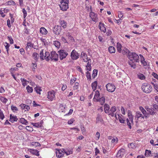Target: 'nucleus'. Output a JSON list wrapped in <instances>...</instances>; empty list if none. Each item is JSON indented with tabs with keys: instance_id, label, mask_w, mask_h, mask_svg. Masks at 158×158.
Here are the masks:
<instances>
[{
	"instance_id": "1",
	"label": "nucleus",
	"mask_w": 158,
	"mask_h": 158,
	"mask_svg": "<svg viewBox=\"0 0 158 158\" xmlns=\"http://www.w3.org/2000/svg\"><path fill=\"white\" fill-rule=\"evenodd\" d=\"M127 57L130 60H135L136 62H139V57L138 55L134 52H129Z\"/></svg>"
},
{
	"instance_id": "2",
	"label": "nucleus",
	"mask_w": 158,
	"mask_h": 158,
	"mask_svg": "<svg viewBox=\"0 0 158 158\" xmlns=\"http://www.w3.org/2000/svg\"><path fill=\"white\" fill-rule=\"evenodd\" d=\"M142 89L143 91L146 93H150L152 90V88L151 85L147 83H143L142 86Z\"/></svg>"
},
{
	"instance_id": "3",
	"label": "nucleus",
	"mask_w": 158,
	"mask_h": 158,
	"mask_svg": "<svg viewBox=\"0 0 158 158\" xmlns=\"http://www.w3.org/2000/svg\"><path fill=\"white\" fill-rule=\"evenodd\" d=\"M58 53L59 55V58L61 60L65 58L68 55V53L64 49H61L58 51Z\"/></svg>"
},
{
	"instance_id": "4",
	"label": "nucleus",
	"mask_w": 158,
	"mask_h": 158,
	"mask_svg": "<svg viewBox=\"0 0 158 158\" xmlns=\"http://www.w3.org/2000/svg\"><path fill=\"white\" fill-rule=\"evenodd\" d=\"M47 98L49 101H52L55 99V93L54 90L48 92Z\"/></svg>"
},
{
	"instance_id": "5",
	"label": "nucleus",
	"mask_w": 158,
	"mask_h": 158,
	"mask_svg": "<svg viewBox=\"0 0 158 158\" xmlns=\"http://www.w3.org/2000/svg\"><path fill=\"white\" fill-rule=\"evenodd\" d=\"M80 55L75 50H73L71 52L70 54V57L71 59L73 60H77L79 57Z\"/></svg>"
},
{
	"instance_id": "6",
	"label": "nucleus",
	"mask_w": 158,
	"mask_h": 158,
	"mask_svg": "<svg viewBox=\"0 0 158 158\" xmlns=\"http://www.w3.org/2000/svg\"><path fill=\"white\" fill-rule=\"evenodd\" d=\"M106 88L107 90L110 92H113L115 89V85L110 83H108L106 85Z\"/></svg>"
},
{
	"instance_id": "7",
	"label": "nucleus",
	"mask_w": 158,
	"mask_h": 158,
	"mask_svg": "<svg viewBox=\"0 0 158 158\" xmlns=\"http://www.w3.org/2000/svg\"><path fill=\"white\" fill-rule=\"evenodd\" d=\"M58 54L55 51H52L51 53V56L50 57L52 60H54L55 61H57L58 60Z\"/></svg>"
},
{
	"instance_id": "8",
	"label": "nucleus",
	"mask_w": 158,
	"mask_h": 158,
	"mask_svg": "<svg viewBox=\"0 0 158 158\" xmlns=\"http://www.w3.org/2000/svg\"><path fill=\"white\" fill-rule=\"evenodd\" d=\"M89 15L92 21L95 23L98 22V18L97 17V14H95L93 12H91L90 13Z\"/></svg>"
},
{
	"instance_id": "9",
	"label": "nucleus",
	"mask_w": 158,
	"mask_h": 158,
	"mask_svg": "<svg viewBox=\"0 0 158 158\" xmlns=\"http://www.w3.org/2000/svg\"><path fill=\"white\" fill-rule=\"evenodd\" d=\"M69 3H65V2H61L59 5L60 7L62 10H66L69 8L68 4Z\"/></svg>"
},
{
	"instance_id": "10",
	"label": "nucleus",
	"mask_w": 158,
	"mask_h": 158,
	"mask_svg": "<svg viewBox=\"0 0 158 158\" xmlns=\"http://www.w3.org/2000/svg\"><path fill=\"white\" fill-rule=\"evenodd\" d=\"M61 27L58 25L55 26L54 27L53 31L54 33L56 35H59L61 32Z\"/></svg>"
},
{
	"instance_id": "11",
	"label": "nucleus",
	"mask_w": 158,
	"mask_h": 158,
	"mask_svg": "<svg viewBox=\"0 0 158 158\" xmlns=\"http://www.w3.org/2000/svg\"><path fill=\"white\" fill-rule=\"evenodd\" d=\"M125 152V149L123 148H121L120 149L117 153V157L118 158H121L124 155Z\"/></svg>"
},
{
	"instance_id": "12",
	"label": "nucleus",
	"mask_w": 158,
	"mask_h": 158,
	"mask_svg": "<svg viewBox=\"0 0 158 158\" xmlns=\"http://www.w3.org/2000/svg\"><path fill=\"white\" fill-rule=\"evenodd\" d=\"M56 154L57 157L60 158L63 156L64 154L63 153V151L62 150L57 149H56Z\"/></svg>"
},
{
	"instance_id": "13",
	"label": "nucleus",
	"mask_w": 158,
	"mask_h": 158,
	"mask_svg": "<svg viewBox=\"0 0 158 158\" xmlns=\"http://www.w3.org/2000/svg\"><path fill=\"white\" fill-rule=\"evenodd\" d=\"M135 118L136 120H138L139 118L144 119V116L142 115L141 113L139 111L136 112Z\"/></svg>"
},
{
	"instance_id": "14",
	"label": "nucleus",
	"mask_w": 158,
	"mask_h": 158,
	"mask_svg": "<svg viewBox=\"0 0 158 158\" xmlns=\"http://www.w3.org/2000/svg\"><path fill=\"white\" fill-rule=\"evenodd\" d=\"M80 57L82 58L83 60L85 62H87L88 61V57L86 53L82 52L81 53Z\"/></svg>"
},
{
	"instance_id": "15",
	"label": "nucleus",
	"mask_w": 158,
	"mask_h": 158,
	"mask_svg": "<svg viewBox=\"0 0 158 158\" xmlns=\"http://www.w3.org/2000/svg\"><path fill=\"white\" fill-rule=\"evenodd\" d=\"M139 56L140 57V62L143 64V66H148V64L146 61H145V59L143 56L141 54L139 55Z\"/></svg>"
},
{
	"instance_id": "16",
	"label": "nucleus",
	"mask_w": 158,
	"mask_h": 158,
	"mask_svg": "<svg viewBox=\"0 0 158 158\" xmlns=\"http://www.w3.org/2000/svg\"><path fill=\"white\" fill-rule=\"evenodd\" d=\"M145 109L149 114L152 115H154L155 114L156 112L154 111V110L152 108H150L148 107H146Z\"/></svg>"
},
{
	"instance_id": "17",
	"label": "nucleus",
	"mask_w": 158,
	"mask_h": 158,
	"mask_svg": "<svg viewBox=\"0 0 158 158\" xmlns=\"http://www.w3.org/2000/svg\"><path fill=\"white\" fill-rule=\"evenodd\" d=\"M98 27L101 31H103L104 33L106 32V29L105 27V24L103 23H102L101 22L99 23Z\"/></svg>"
},
{
	"instance_id": "18",
	"label": "nucleus",
	"mask_w": 158,
	"mask_h": 158,
	"mask_svg": "<svg viewBox=\"0 0 158 158\" xmlns=\"http://www.w3.org/2000/svg\"><path fill=\"white\" fill-rule=\"evenodd\" d=\"M116 110V109L115 106H113L112 107L110 110V111L111 112V113L110 112L108 114L109 115H110L112 117H114V112Z\"/></svg>"
},
{
	"instance_id": "19",
	"label": "nucleus",
	"mask_w": 158,
	"mask_h": 158,
	"mask_svg": "<svg viewBox=\"0 0 158 158\" xmlns=\"http://www.w3.org/2000/svg\"><path fill=\"white\" fill-rule=\"evenodd\" d=\"M103 122V120L102 118L101 115L99 114H98L96 118V123H102Z\"/></svg>"
},
{
	"instance_id": "20",
	"label": "nucleus",
	"mask_w": 158,
	"mask_h": 158,
	"mask_svg": "<svg viewBox=\"0 0 158 158\" xmlns=\"http://www.w3.org/2000/svg\"><path fill=\"white\" fill-rule=\"evenodd\" d=\"M135 61L132 60H130L128 62V64L130 65V66L134 69L136 68Z\"/></svg>"
},
{
	"instance_id": "21",
	"label": "nucleus",
	"mask_w": 158,
	"mask_h": 158,
	"mask_svg": "<svg viewBox=\"0 0 158 158\" xmlns=\"http://www.w3.org/2000/svg\"><path fill=\"white\" fill-rule=\"evenodd\" d=\"M18 119L16 116L12 115L10 114V121L12 123L14 122L15 121H17Z\"/></svg>"
},
{
	"instance_id": "22",
	"label": "nucleus",
	"mask_w": 158,
	"mask_h": 158,
	"mask_svg": "<svg viewBox=\"0 0 158 158\" xmlns=\"http://www.w3.org/2000/svg\"><path fill=\"white\" fill-rule=\"evenodd\" d=\"M59 22L61 26L64 28H65L66 27L67 23L64 20H60Z\"/></svg>"
},
{
	"instance_id": "23",
	"label": "nucleus",
	"mask_w": 158,
	"mask_h": 158,
	"mask_svg": "<svg viewBox=\"0 0 158 158\" xmlns=\"http://www.w3.org/2000/svg\"><path fill=\"white\" fill-rule=\"evenodd\" d=\"M20 106L23 109H24L25 111H28L30 109L29 106L26 105L22 104Z\"/></svg>"
},
{
	"instance_id": "24",
	"label": "nucleus",
	"mask_w": 158,
	"mask_h": 158,
	"mask_svg": "<svg viewBox=\"0 0 158 158\" xmlns=\"http://www.w3.org/2000/svg\"><path fill=\"white\" fill-rule=\"evenodd\" d=\"M40 32L42 34L46 35L47 34V30L44 27H41L40 29Z\"/></svg>"
},
{
	"instance_id": "25",
	"label": "nucleus",
	"mask_w": 158,
	"mask_h": 158,
	"mask_svg": "<svg viewBox=\"0 0 158 158\" xmlns=\"http://www.w3.org/2000/svg\"><path fill=\"white\" fill-rule=\"evenodd\" d=\"M50 53L48 52H45V55L44 56V59H45L47 61H49L50 58Z\"/></svg>"
},
{
	"instance_id": "26",
	"label": "nucleus",
	"mask_w": 158,
	"mask_h": 158,
	"mask_svg": "<svg viewBox=\"0 0 158 158\" xmlns=\"http://www.w3.org/2000/svg\"><path fill=\"white\" fill-rule=\"evenodd\" d=\"M118 117L120 123H124L125 120L124 119V117L121 114H118Z\"/></svg>"
},
{
	"instance_id": "27",
	"label": "nucleus",
	"mask_w": 158,
	"mask_h": 158,
	"mask_svg": "<svg viewBox=\"0 0 158 158\" xmlns=\"http://www.w3.org/2000/svg\"><path fill=\"white\" fill-rule=\"evenodd\" d=\"M104 108L105 112L106 113L109 114V110L110 109L109 106L106 104H105L104 106Z\"/></svg>"
},
{
	"instance_id": "28",
	"label": "nucleus",
	"mask_w": 158,
	"mask_h": 158,
	"mask_svg": "<svg viewBox=\"0 0 158 158\" xmlns=\"http://www.w3.org/2000/svg\"><path fill=\"white\" fill-rule=\"evenodd\" d=\"M30 152L31 153L34 155H35L38 156L40 155L39 152L38 151L36 150L31 149H30Z\"/></svg>"
},
{
	"instance_id": "29",
	"label": "nucleus",
	"mask_w": 158,
	"mask_h": 158,
	"mask_svg": "<svg viewBox=\"0 0 158 158\" xmlns=\"http://www.w3.org/2000/svg\"><path fill=\"white\" fill-rule=\"evenodd\" d=\"M96 101L100 102L102 105H103L105 102V98L104 97H102L100 98L97 99Z\"/></svg>"
},
{
	"instance_id": "30",
	"label": "nucleus",
	"mask_w": 158,
	"mask_h": 158,
	"mask_svg": "<svg viewBox=\"0 0 158 158\" xmlns=\"http://www.w3.org/2000/svg\"><path fill=\"white\" fill-rule=\"evenodd\" d=\"M97 85L98 83L97 81H95L92 83L91 86L94 91L96 89Z\"/></svg>"
},
{
	"instance_id": "31",
	"label": "nucleus",
	"mask_w": 158,
	"mask_h": 158,
	"mask_svg": "<svg viewBox=\"0 0 158 158\" xmlns=\"http://www.w3.org/2000/svg\"><path fill=\"white\" fill-rule=\"evenodd\" d=\"M100 93L98 90H97L95 92V94L94 98L93 99H96L97 100V99H98V98L100 96Z\"/></svg>"
},
{
	"instance_id": "32",
	"label": "nucleus",
	"mask_w": 158,
	"mask_h": 158,
	"mask_svg": "<svg viewBox=\"0 0 158 158\" xmlns=\"http://www.w3.org/2000/svg\"><path fill=\"white\" fill-rule=\"evenodd\" d=\"M130 51L127 48H124V49L121 51V52L123 55H125L126 54H127V56L129 54V52H130Z\"/></svg>"
},
{
	"instance_id": "33",
	"label": "nucleus",
	"mask_w": 158,
	"mask_h": 158,
	"mask_svg": "<svg viewBox=\"0 0 158 158\" xmlns=\"http://www.w3.org/2000/svg\"><path fill=\"white\" fill-rule=\"evenodd\" d=\"M33 47V44H31V42H28L27 44V46L26 47L27 50L28 49H31Z\"/></svg>"
},
{
	"instance_id": "34",
	"label": "nucleus",
	"mask_w": 158,
	"mask_h": 158,
	"mask_svg": "<svg viewBox=\"0 0 158 158\" xmlns=\"http://www.w3.org/2000/svg\"><path fill=\"white\" fill-rule=\"evenodd\" d=\"M109 52L111 53H114L115 52V49L113 46H110L108 48Z\"/></svg>"
},
{
	"instance_id": "35",
	"label": "nucleus",
	"mask_w": 158,
	"mask_h": 158,
	"mask_svg": "<svg viewBox=\"0 0 158 158\" xmlns=\"http://www.w3.org/2000/svg\"><path fill=\"white\" fill-rule=\"evenodd\" d=\"M137 77L141 80H144L145 78V77L144 75L140 73H139L137 74Z\"/></svg>"
},
{
	"instance_id": "36",
	"label": "nucleus",
	"mask_w": 158,
	"mask_h": 158,
	"mask_svg": "<svg viewBox=\"0 0 158 158\" xmlns=\"http://www.w3.org/2000/svg\"><path fill=\"white\" fill-rule=\"evenodd\" d=\"M19 121L22 124L26 125H27V123H28V122L27 120L23 118H20Z\"/></svg>"
},
{
	"instance_id": "37",
	"label": "nucleus",
	"mask_w": 158,
	"mask_h": 158,
	"mask_svg": "<svg viewBox=\"0 0 158 158\" xmlns=\"http://www.w3.org/2000/svg\"><path fill=\"white\" fill-rule=\"evenodd\" d=\"M117 50L119 52V53L121 52V51H122L121 45V44L120 43H117Z\"/></svg>"
},
{
	"instance_id": "38",
	"label": "nucleus",
	"mask_w": 158,
	"mask_h": 158,
	"mask_svg": "<svg viewBox=\"0 0 158 158\" xmlns=\"http://www.w3.org/2000/svg\"><path fill=\"white\" fill-rule=\"evenodd\" d=\"M32 56L33 58L36 60H38L39 55L36 52H34L32 54Z\"/></svg>"
},
{
	"instance_id": "39",
	"label": "nucleus",
	"mask_w": 158,
	"mask_h": 158,
	"mask_svg": "<svg viewBox=\"0 0 158 158\" xmlns=\"http://www.w3.org/2000/svg\"><path fill=\"white\" fill-rule=\"evenodd\" d=\"M31 68L32 69V70L33 71H35V69L37 68V64H36V62H34V63H33L31 65Z\"/></svg>"
},
{
	"instance_id": "40",
	"label": "nucleus",
	"mask_w": 158,
	"mask_h": 158,
	"mask_svg": "<svg viewBox=\"0 0 158 158\" xmlns=\"http://www.w3.org/2000/svg\"><path fill=\"white\" fill-rule=\"evenodd\" d=\"M98 71V70L96 69H94L93 70L92 74V77H93L94 78L97 76Z\"/></svg>"
},
{
	"instance_id": "41",
	"label": "nucleus",
	"mask_w": 158,
	"mask_h": 158,
	"mask_svg": "<svg viewBox=\"0 0 158 158\" xmlns=\"http://www.w3.org/2000/svg\"><path fill=\"white\" fill-rule=\"evenodd\" d=\"M44 50H41V51L40 52V59L42 60H44Z\"/></svg>"
},
{
	"instance_id": "42",
	"label": "nucleus",
	"mask_w": 158,
	"mask_h": 158,
	"mask_svg": "<svg viewBox=\"0 0 158 158\" xmlns=\"http://www.w3.org/2000/svg\"><path fill=\"white\" fill-rule=\"evenodd\" d=\"M53 44L57 48H60V42L58 41H54Z\"/></svg>"
},
{
	"instance_id": "43",
	"label": "nucleus",
	"mask_w": 158,
	"mask_h": 158,
	"mask_svg": "<svg viewBox=\"0 0 158 158\" xmlns=\"http://www.w3.org/2000/svg\"><path fill=\"white\" fill-rule=\"evenodd\" d=\"M151 154V152L150 150H146L145 152V155L147 156L148 157L150 156V155Z\"/></svg>"
},
{
	"instance_id": "44",
	"label": "nucleus",
	"mask_w": 158,
	"mask_h": 158,
	"mask_svg": "<svg viewBox=\"0 0 158 158\" xmlns=\"http://www.w3.org/2000/svg\"><path fill=\"white\" fill-rule=\"evenodd\" d=\"M128 147L129 148H135V143H131L130 144H128Z\"/></svg>"
},
{
	"instance_id": "45",
	"label": "nucleus",
	"mask_w": 158,
	"mask_h": 158,
	"mask_svg": "<svg viewBox=\"0 0 158 158\" xmlns=\"http://www.w3.org/2000/svg\"><path fill=\"white\" fill-rule=\"evenodd\" d=\"M31 144L33 146L35 147L40 146V144L38 142H33L31 143Z\"/></svg>"
},
{
	"instance_id": "46",
	"label": "nucleus",
	"mask_w": 158,
	"mask_h": 158,
	"mask_svg": "<svg viewBox=\"0 0 158 158\" xmlns=\"http://www.w3.org/2000/svg\"><path fill=\"white\" fill-rule=\"evenodd\" d=\"M26 89L27 91V92L29 93H31L32 92L33 90L32 88L30 87L29 85H28L26 87Z\"/></svg>"
},
{
	"instance_id": "47",
	"label": "nucleus",
	"mask_w": 158,
	"mask_h": 158,
	"mask_svg": "<svg viewBox=\"0 0 158 158\" xmlns=\"http://www.w3.org/2000/svg\"><path fill=\"white\" fill-rule=\"evenodd\" d=\"M0 99L1 101L2 102L6 103L7 101V99L4 98L2 97H0Z\"/></svg>"
},
{
	"instance_id": "48",
	"label": "nucleus",
	"mask_w": 158,
	"mask_h": 158,
	"mask_svg": "<svg viewBox=\"0 0 158 158\" xmlns=\"http://www.w3.org/2000/svg\"><path fill=\"white\" fill-rule=\"evenodd\" d=\"M11 110L14 112H16L18 110V109L17 107L13 106H11Z\"/></svg>"
},
{
	"instance_id": "49",
	"label": "nucleus",
	"mask_w": 158,
	"mask_h": 158,
	"mask_svg": "<svg viewBox=\"0 0 158 158\" xmlns=\"http://www.w3.org/2000/svg\"><path fill=\"white\" fill-rule=\"evenodd\" d=\"M86 77L87 79H91V77L90 75V73L89 72L87 71L86 72Z\"/></svg>"
},
{
	"instance_id": "50",
	"label": "nucleus",
	"mask_w": 158,
	"mask_h": 158,
	"mask_svg": "<svg viewBox=\"0 0 158 158\" xmlns=\"http://www.w3.org/2000/svg\"><path fill=\"white\" fill-rule=\"evenodd\" d=\"M40 40L41 41L43 42V43H44V45L45 46H46L48 45V43L47 42L46 40L45 39L41 38L40 39Z\"/></svg>"
},
{
	"instance_id": "51",
	"label": "nucleus",
	"mask_w": 158,
	"mask_h": 158,
	"mask_svg": "<svg viewBox=\"0 0 158 158\" xmlns=\"http://www.w3.org/2000/svg\"><path fill=\"white\" fill-rule=\"evenodd\" d=\"M65 153L67 156H68L70 154H72L73 152L71 150H68L67 151L66 150V151L65 152Z\"/></svg>"
},
{
	"instance_id": "52",
	"label": "nucleus",
	"mask_w": 158,
	"mask_h": 158,
	"mask_svg": "<svg viewBox=\"0 0 158 158\" xmlns=\"http://www.w3.org/2000/svg\"><path fill=\"white\" fill-rule=\"evenodd\" d=\"M126 121L127 122V124L129 128L130 129H131V123L130 122L129 118H127L126 119Z\"/></svg>"
},
{
	"instance_id": "53",
	"label": "nucleus",
	"mask_w": 158,
	"mask_h": 158,
	"mask_svg": "<svg viewBox=\"0 0 158 158\" xmlns=\"http://www.w3.org/2000/svg\"><path fill=\"white\" fill-rule=\"evenodd\" d=\"M23 13V18L25 19L27 16V13L25 9L24 8H23L22 10Z\"/></svg>"
},
{
	"instance_id": "54",
	"label": "nucleus",
	"mask_w": 158,
	"mask_h": 158,
	"mask_svg": "<svg viewBox=\"0 0 158 158\" xmlns=\"http://www.w3.org/2000/svg\"><path fill=\"white\" fill-rule=\"evenodd\" d=\"M5 44H6V45L5 46V48L6 49V51L7 52V53L8 54V51L9 50V47H10V45L9 44L7 43V42H5Z\"/></svg>"
},
{
	"instance_id": "55",
	"label": "nucleus",
	"mask_w": 158,
	"mask_h": 158,
	"mask_svg": "<svg viewBox=\"0 0 158 158\" xmlns=\"http://www.w3.org/2000/svg\"><path fill=\"white\" fill-rule=\"evenodd\" d=\"M35 90L37 93L40 94L41 89L40 87H36L35 88Z\"/></svg>"
},
{
	"instance_id": "56",
	"label": "nucleus",
	"mask_w": 158,
	"mask_h": 158,
	"mask_svg": "<svg viewBox=\"0 0 158 158\" xmlns=\"http://www.w3.org/2000/svg\"><path fill=\"white\" fill-rule=\"evenodd\" d=\"M8 39L9 40L10 44H12L14 43V41L11 36L7 37Z\"/></svg>"
},
{
	"instance_id": "57",
	"label": "nucleus",
	"mask_w": 158,
	"mask_h": 158,
	"mask_svg": "<svg viewBox=\"0 0 158 158\" xmlns=\"http://www.w3.org/2000/svg\"><path fill=\"white\" fill-rule=\"evenodd\" d=\"M139 109L143 114L146 112V111L142 106H140Z\"/></svg>"
},
{
	"instance_id": "58",
	"label": "nucleus",
	"mask_w": 158,
	"mask_h": 158,
	"mask_svg": "<svg viewBox=\"0 0 158 158\" xmlns=\"http://www.w3.org/2000/svg\"><path fill=\"white\" fill-rule=\"evenodd\" d=\"M31 124L33 125L34 127L39 128L40 127V124L38 123H32Z\"/></svg>"
},
{
	"instance_id": "59",
	"label": "nucleus",
	"mask_w": 158,
	"mask_h": 158,
	"mask_svg": "<svg viewBox=\"0 0 158 158\" xmlns=\"http://www.w3.org/2000/svg\"><path fill=\"white\" fill-rule=\"evenodd\" d=\"M26 129L28 131H32L33 130V128L30 126H27L26 127Z\"/></svg>"
},
{
	"instance_id": "60",
	"label": "nucleus",
	"mask_w": 158,
	"mask_h": 158,
	"mask_svg": "<svg viewBox=\"0 0 158 158\" xmlns=\"http://www.w3.org/2000/svg\"><path fill=\"white\" fill-rule=\"evenodd\" d=\"M144 118L145 117L146 118H148L149 117V114L148 113H147V112L143 114Z\"/></svg>"
},
{
	"instance_id": "61",
	"label": "nucleus",
	"mask_w": 158,
	"mask_h": 158,
	"mask_svg": "<svg viewBox=\"0 0 158 158\" xmlns=\"http://www.w3.org/2000/svg\"><path fill=\"white\" fill-rule=\"evenodd\" d=\"M4 115L3 113L0 110V118L2 119H3L4 118Z\"/></svg>"
},
{
	"instance_id": "62",
	"label": "nucleus",
	"mask_w": 158,
	"mask_h": 158,
	"mask_svg": "<svg viewBox=\"0 0 158 158\" xmlns=\"http://www.w3.org/2000/svg\"><path fill=\"white\" fill-rule=\"evenodd\" d=\"M79 86V83L77 82H76L75 84V85L73 86V88L74 89H77L78 88V87Z\"/></svg>"
},
{
	"instance_id": "63",
	"label": "nucleus",
	"mask_w": 158,
	"mask_h": 158,
	"mask_svg": "<svg viewBox=\"0 0 158 158\" xmlns=\"http://www.w3.org/2000/svg\"><path fill=\"white\" fill-rule=\"evenodd\" d=\"M152 75L155 78L158 80V75L156 73L153 72L152 73Z\"/></svg>"
},
{
	"instance_id": "64",
	"label": "nucleus",
	"mask_w": 158,
	"mask_h": 158,
	"mask_svg": "<svg viewBox=\"0 0 158 158\" xmlns=\"http://www.w3.org/2000/svg\"><path fill=\"white\" fill-rule=\"evenodd\" d=\"M76 80V78L75 77H73V79H71L70 80V83L73 84L74 83Z\"/></svg>"
}]
</instances>
